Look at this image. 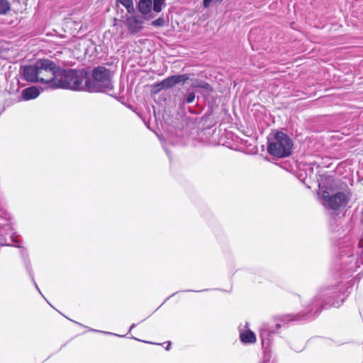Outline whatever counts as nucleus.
<instances>
[{
	"label": "nucleus",
	"instance_id": "nucleus-1",
	"mask_svg": "<svg viewBox=\"0 0 363 363\" xmlns=\"http://www.w3.org/2000/svg\"><path fill=\"white\" fill-rule=\"evenodd\" d=\"M350 286L344 282L338 285L321 287L317 294L306 306L304 311L296 314H286L282 316L284 323L290 321H306L312 319L319 314L325 307H340L348 296Z\"/></svg>",
	"mask_w": 363,
	"mask_h": 363
},
{
	"label": "nucleus",
	"instance_id": "nucleus-2",
	"mask_svg": "<svg viewBox=\"0 0 363 363\" xmlns=\"http://www.w3.org/2000/svg\"><path fill=\"white\" fill-rule=\"evenodd\" d=\"M112 72L104 66L94 67L91 72V77L87 78L84 83V90L90 93L105 92L112 90Z\"/></svg>",
	"mask_w": 363,
	"mask_h": 363
},
{
	"label": "nucleus",
	"instance_id": "nucleus-3",
	"mask_svg": "<svg viewBox=\"0 0 363 363\" xmlns=\"http://www.w3.org/2000/svg\"><path fill=\"white\" fill-rule=\"evenodd\" d=\"M83 78L74 69H62L58 68L55 82L52 89H64L74 91L82 90Z\"/></svg>",
	"mask_w": 363,
	"mask_h": 363
},
{
	"label": "nucleus",
	"instance_id": "nucleus-4",
	"mask_svg": "<svg viewBox=\"0 0 363 363\" xmlns=\"http://www.w3.org/2000/svg\"><path fill=\"white\" fill-rule=\"evenodd\" d=\"M293 147L291 138L283 132H277L267 146V152L274 157L282 158L290 155Z\"/></svg>",
	"mask_w": 363,
	"mask_h": 363
},
{
	"label": "nucleus",
	"instance_id": "nucleus-5",
	"mask_svg": "<svg viewBox=\"0 0 363 363\" xmlns=\"http://www.w3.org/2000/svg\"><path fill=\"white\" fill-rule=\"evenodd\" d=\"M37 67L38 69L39 82L45 84L47 89H52L55 82L57 72H58L59 66L52 60L48 59H41L37 60Z\"/></svg>",
	"mask_w": 363,
	"mask_h": 363
},
{
	"label": "nucleus",
	"instance_id": "nucleus-6",
	"mask_svg": "<svg viewBox=\"0 0 363 363\" xmlns=\"http://www.w3.org/2000/svg\"><path fill=\"white\" fill-rule=\"evenodd\" d=\"M320 189V194L323 200V204L333 210H338L345 207L350 199L349 191H338L331 194L327 187L322 186Z\"/></svg>",
	"mask_w": 363,
	"mask_h": 363
},
{
	"label": "nucleus",
	"instance_id": "nucleus-7",
	"mask_svg": "<svg viewBox=\"0 0 363 363\" xmlns=\"http://www.w3.org/2000/svg\"><path fill=\"white\" fill-rule=\"evenodd\" d=\"M281 327L280 323H277L275 327H271L269 324H262L259 330V335L262 342V347L264 352V357L261 363H270V346L273 336Z\"/></svg>",
	"mask_w": 363,
	"mask_h": 363
},
{
	"label": "nucleus",
	"instance_id": "nucleus-8",
	"mask_svg": "<svg viewBox=\"0 0 363 363\" xmlns=\"http://www.w3.org/2000/svg\"><path fill=\"white\" fill-rule=\"evenodd\" d=\"M130 14L126 17L125 25L131 35H135L143 30V24L146 18L135 12Z\"/></svg>",
	"mask_w": 363,
	"mask_h": 363
},
{
	"label": "nucleus",
	"instance_id": "nucleus-9",
	"mask_svg": "<svg viewBox=\"0 0 363 363\" xmlns=\"http://www.w3.org/2000/svg\"><path fill=\"white\" fill-rule=\"evenodd\" d=\"M21 72L23 76V79L29 82H39L38 69L37 67V61L34 65L23 66L21 68Z\"/></svg>",
	"mask_w": 363,
	"mask_h": 363
},
{
	"label": "nucleus",
	"instance_id": "nucleus-10",
	"mask_svg": "<svg viewBox=\"0 0 363 363\" xmlns=\"http://www.w3.org/2000/svg\"><path fill=\"white\" fill-rule=\"evenodd\" d=\"M20 254L21 255L25 268H26L28 274H29L32 282L33 283V284L35 285V287L39 291V293L41 294V291H40V289L34 279L32 267H31V263L28 258V252H26V250L25 249L22 248L20 250Z\"/></svg>",
	"mask_w": 363,
	"mask_h": 363
},
{
	"label": "nucleus",
	"instance_id": "nucleus-11",
	"mask_svg": "<svg viewBox=\"0 0 363 363\" xmlns=\"http://www.w3.org/2000/svg\"><path fill=\"white\" fill-rule=\"evenodd\" d=\"M240 339L244 344H252L256 342V335L254 332L247 329H240Z\"/></svg>",
	"mask_w": 363,
	"mask_h": 363
},
{
	"label": "nucleus",
	"instance_id": "nucleus-12",
	"mask_svg": "<svg viewBox=\"0 0 363 363\" xmlns=\"http://www.w3.org/2000/svg\"><path fill=\"white\" fill-rule=\"evenodd\" d=\"M40 90L36 86H30L22 91V99L25 101L34 99L40 95Z\"/></svg>",
	"mask_w": 363,
	"mask_h": 363
},
{
	"label": "nucleus",
	"instance_id": "nucleus-13",
	"mask_svg": "<svg viewBox=\"0 0 363 363\" xmlns=\"http://www.w3.org/2000/svg\"><path fill=\"white\" fill-rule=\"evenodd\" d=\"M152 0H140L138 3V9L139 12L145 16L149 14L152 11Z\"/></svg>",
	"mask_w": 363,
	"mask_h": 363
},
{
	"label": "nucleus",
	"instance_id": "nucleus-14",
	"mask_svg": "<svg viewBox=\"0 0 363 363\" xmlns=\"http://www.w3.org/2000/svg\"><path fill=\"white\" fill-rule=\"evenodd\" d=\"M173 75L169 76L158 84V86L162 89H168L176 85Z\"/></svg>",
	"mask_w": 363,
	"mask_h": 363
},
{
	"label": "nucleus",
	"instance_id": "nucleus-15",
	"mask_svg": "<svg viewBox=\"0 0 363 363\" xmlns=\"http://www.w3.org/2000/svg\"><path fill=\"white\" fill-rule=\"evenodd\" d=\"M117 3L123 6L128 13H134L135 8L133 0H116Z\"/></svg>",
	"mask_w": 363,
	"mask_h": 363
},
{
	"label": "nucleus",
	"instance_id": "nucleus-16",
	"mask_svg": "<svg viewBox=\"0 0 363 363\" xmlns=\"http://www.w3.org/2000/svg\"><path fill=\"white\" fill-rule=\"evenodd\" d=\"M11 10V4L8 0H0V15H6Z\"/></svg>",
	"mask_w": 363,
	"mask_h": 363
},
{
	"label": "nucleus",
	"instance_id": "nucleus-17",
	"mask_svg": "<svg viewBox=\"0 0 363 363\" xmlns=\"http://www.w3.org/2000/svg\"><path fill=\"white\" fill-rule=\"evenodd\" d=\"M165 6L166 4L163 0H153L152 9L156 13H160Z\"/></svg>",
	"mask_w": 363,
	"mask_h": 363
},
{
	"label": "nucleus",
	"instance_id": "nucleus-18",
	"mask_svg": "<svg viewBox=\"0 0 363 363\" xmlns=\"http://www.w3.org/2000/svg\"><path fill=\"white\" fill-rule=\"evenodd\" d=\"M173 77H174V80L176 84H182V83L184 84L186 81H188L190 78L189 74L173 75Z\"/></svg>",
	"mask_w": 363,
	"mask_h": 363
},
{
	"label": "nucleus",
	"instance_id": "nucleus-19",
	"mask_svg": "<svg viewBox=\"0 0 363 363\" xmlns=\"http://www.w3.org/2000/svg\"><path fill=\"white\" fill-rule=\"evenodd\" d=\"M166 23V20L163 16H160L158 18L152 21L151 25L154 27H163Z\"/></svg>",
	"mask_w": 363,
	"mask_h": 363
},
{
	"label": "nucleus",
	"instance_id": "nucleus-20",
	"mask_svg": "<svg viewBox=\"0 0 363 363\" xmlns=\"http://www.w3.org/2000/svg\"><path fill=\"white\" fill-rule=\"evenodd\" d=\"M195 99V94L194 91H189L186 94L185 98L184 99L183 103L191 104Z\"/></svg>",
	"mask_w": 363,
	"mask_h": 363
},
{
	"label": "nucleus",
	"instance_id": "nucleus-21",
	"mask_svg": "<svg viewBox=\"0 0 363 363\" xmlns=\"http://www.w3.org/2000/svg\"><path fill=\"white\" fill-rule=\"evenodd\" d=\"M90 330L91 331H94V332L104 333V334H106V335H115V336H118V337H123L125 336V335H118V334H116V333H110V332H106V331H101V330H94V329H90Z\"/></svg>",
	"mask_w": 363,
	"mask_h": 363
},
{
	"label": "nucleus",
	"instance_id": "nucleus-22",
	"mask_svg": "<svg viewBox=\"0 0 363 363\" xmlns=\"http://www.w3.org/2000/svg\"><path fill=\"white\" fill-rule=\"evenodd\" d=\"M213 0H203V6L206 9L208 8ZM223 0H216V2H221Z\"/></svg>",
	"mask_w": 363,
	"mask_h": 363
},
{
	"label": "nucleus",
	"instance_id": "nucleus-23",
	"mask_svg": "<svg viewBox=\"0 0 363 363\" xmlns=\"http://www.w3.org/2000/svg\"><path fill=\"white\" fill-rule=\"evenodd\" d=\"M136 325H137V324H135V323H133V324L130 325V328H129L128 333H130V331H131L134 328H135V327H136Z\"/></svg>",
	"mask_w": 363,
	"mask_h": 363
},
{
	"label": "nucleus",
	"instance_id": "nucleus-24",
	"mask_svg": "<svg viewBox=\"0 0 363 363\" xmlns=\"http://www.w3.org/2000/svg\"><path fill=\"white\" fill-rule=\"evenodd\" d=\"M170 347H171V342H167V347H166V350H169L170 349Z\"/></svg>",
	"mask_w": 363,
	"mask_h": 363
},
{
	"label": "nucleus",
	"instance_id": "nucleus-25",
	"mask_svg": "<svg viewBox=\"0 0 363 363\" xmlns=\"http://www.w3.org/2000/svg\"><path fill=\"white\" fill-rule=\"evenodd\" d=\"M203 88H207L208 86H209V84L208 83H204V84L203 86H201Z\"/></svg>",
	"mask_w": 363,
	"mask_h": 363
},
{
	"label": "nucleus",
	"instance_id": "nucleus-26",
	"mask_svg": "<svg viewBox=\"0 0 363 363\" xmlns=\"http://www.w3.org/2000/svg\"><path fill=\"white\" fill-rule=\"evenodd\" d=\"M204 291H207V289H204ZM188 291H191V290H189ZM195 292H201L203 291V290H199V291H194Z\"/></svg>",
	"mask_w": 363,
	"mask_h": 363
},
{
	"label": "nucleus",
	"instance_id": "nucleus-27",
	"mask_svg": "<svg viewBox=\"0 0 363 363\" xmlns=\"http://www.w3.org/2000/svg\"><path fill=\"white\" fill-rule=\"evenodd\" d=\"M131 338H133V339H134L135 340H138V341H141L140 340H139V339H138V338H136V337H135L133 336H132Z\"/></svg>",
	"mask_w": 363,
	"mask_h": 363
},
{
	"label": "nucleus",
	"instance_id": "nucleus-28",
	"mask_svg": "<svg viewBox=\"0 0 363 363\" xmlns=\"http://www.w3.org/2000/svg\"><path fill=\"white\" fill-rule=\"evenodd\" d=\"M248 325H249V324H248V323H247V322H246V323H245V328H248Z\"/></svg>",
	"mask_w": 363,
	"mask_h": 363
},
{
	"label": "nucleus",
	"instance_id": "nucleus-29",
	"mask_svg": "<svg viewBox=\"0 0 363 363\" xmlns=\"http://www.w3.org/2000/svg\"><path fill=\"white\" fill-rule=\"evenodd\" d=\"M163 1H164L165 0H163Z\"/></svg>",
	"mask_w": 363,
	"mask_h": 363
}]
</instances>
